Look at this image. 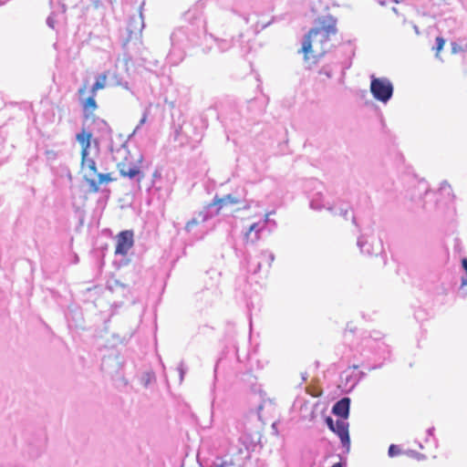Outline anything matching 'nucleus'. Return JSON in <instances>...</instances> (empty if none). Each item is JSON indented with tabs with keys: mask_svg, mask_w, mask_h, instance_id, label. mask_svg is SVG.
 <instances>
[{
	"mask_svg": "<svg viewBox=\"0 0 467 467\" xmlns=\"http://www.w3.org/2000/svg\"><path fill=\"white\" fill-rule=\"evenodd\" d=\"M410 455L414 458L417 461H423L425 460V456L419 452H410Z\"/></svg>",
	"mask_w": 467,
	"mask_h": 467,
	"instance_id": "2eb2a0df",
	"label": "nucleus"
},
{
	"mask_svg": "<svg viewBox=\"0 0 467 467\" xmlns=\"http://www.w3.org/2000/svg\"><path fill=\"white\" fill-rule=\"evenodd\" d=\"M91 137V132L86 130L85 129H82V130L76 136V139L81 147V158L83 165H85V160L88 155Z\"/></svg>",
	"mask_w": 467,
	"mask_h": 467,
	"instance_id": "0eeeda50",
	"label": "nucleus"
},
{
	"mask_svg": "<svg viewBox=\"0 0 467 467\" xmlns=\"http://www.w3.org/2000/svg\"><path fill=\"white\" fill-rule=\"evenodd\" d=\"M349 406H350V399L343 398L333 406L332 412L335 415L346 420V419H348V417L349 415Z\"/></svg>",
	"mask_w": 467,
	"mask_h": 467,
	"instance_id": "6e6552de",
	"label": "nucleus"
},
{
	"mask_svg": "<svg viewBox=\"0 0 467 467\" xmlns=\"http://www.w3.org/2000/svg\"><path fill=\"white\" fill-rule=\"evenodd\" d=\"M388 453H389V457H395V456L401 454V449L396 444H391L389 447Z\"/></svg>",
	"mask_w": 467,
	"mask_h": 467,
	"instance_id": "f8f14e48",
	"label": "nucleus"
},
{
	"mask_svg": "<svg viewBox=\"0 0 467 467\" xmlns=\"http://www.w3.org/2000/svg\"><path fill=\"white\" fill-rule=\"evenodd\" d=\"M436 44H437L436 52L438 54L443 48V47L445 45V40L442 37L438 36V37H436Z\"/></svg>",
	"mask_w": 467,
	"mask_h": 467,
	"instance_id": "ddd939ff",
	"label": "nucleus"
},
{
	"mask_svg": "<svg viewBox=\"0 0 467 467\" xmlns=\"http://www.w3.org/2000/svg\"><path fill=\"white\" fill-rule=\"evenodd\" d=\"M332 467H342V465L340 462H337V463L333 464Z\"/></svg>",
	"mask_w": 467,
	"mask_h": 467,
	"instance_id": "aec40b11",
	"label": "nucleus"
},
{
	"mask_svg": "<svg viewBox=\"0 0 467 467\" xmlns=\"http://www.w3.org/2000/svg\"><path fill=\"white\" fill-rule=\"evenodd\" d=\"M196 224H197V221H196V220H192V221H190V222H188V223H186L185 228H186V230H188V231H189V230H191V228H192L193 225H196Z\"/></svg>",
	"mask_w": 467,
	"mask_h": 467,
	"instance_id": "f3484780",
	"label": "nucleus"
},
{
	"mask_svg": "<svg viewBox=\"0 0 467 467\" xmlns=\"http://www.w3.org/2000/svg\"><path fill=\"white\" fill-rule=\"evenodd\" d=\"M333 432L338 435L342 443L345 444L349 442L348 423L344 419L336 420Z\"/></svg>",
	"mask_w": 467,
	"mask_h": 467,
	"instance_id": "9d476101",
	"label": "nucleus"
},
{
	"mask_svg": "<svg viewBox=\"0 0 467 467\" xmlns=\"http://www.w3.org/2000/svg\"><path fill=\"white\" fill-rule=\"evenodd\" d=\"M260 229L258 228V223H253L248 231L244 234V240L247 243H254L260 237Z\"/></svg>",
	"mask_w": 467,
	"mask_h": 467,
	"instance_id": "9b49d317",
	"label": "nucleus"
},
{
	"mask_svg": "<svg viewBox=\"0 0 467 467\" xmlns=\"http://www.w3.org/2000/svg\"><path fill=\"white\" fill-rule=\"evenodd\" d=\"M337 33V19L330 16L318 17L316 27L309 30L302 44L306 61L316 64L331 48V38Z\"/></svg>",
	"mask_w": 467,
	"mask_h": 467,
	"instance_id": "f257e3e1",
	"label": "nucleus"
},
{
	"mask_svg": "<svg viewBox=\"0 0 467 467\" xmlns=\"http://www.w3.org/2000/svg\"><path fill=\"white\" fill-rule=\"evenodd\" d=\"M147 118H148V115L146 113H144L142 118H141V119H140V125L144 124L146 122V120H147Z\"/></svg>",
	"mask_w": 467,
	"mask_h": 467,
	"instance_id": "6ab92c4d",
	"label": "nucleus"
},
{
	"mask_svg": "<svg viewBox=\"0 0 467 467\" xmlns=\"http://www.w3.org/2000/svg\"><path fill=\"white\" fill-rule=\"evenodd\" d=\"M462 265L463 269L466 272V277H462V285H467V258H463L462 260Z\"/></svg>",
	"mask_w": 467,
	"mask_h": 467,
	"instance_id": "4468645a",
	"label": "nucleus"
},
{
	"mask_svg": "<svg viewBox=\"0 0 467 467\" xmlns=\"http://www.w3.org/2000/svg\"><path fill=\"white\" fill-rule=\"evenodd\" d=\"M240 202H241V201L238 198L233 196L231 194H228L222 198L215 197L213 199V202L211 203V206H217L218 207L217 212L219 213L221 210H223L225 207H228L231 205H237Z\"/></svg>",
	"mask_w": 467,
	"mask_h": 467,
	"instance_id": "1a4fd4ad",
	"label": "nucleus"
},
{
	"mask_svg": "<svg viewBox=\"0 0 467 467\" xmlns=\"http://www.w3.org/2000/svg\"><path fill=\"white\" fill-rule=\"evenodd\" d=\"M85 162L87 163L88 169L85 179L91 192H98L101 184L109 183L114 180L110 173L98 172L96 162L93 160L86 159Z\"/></svg>",
	"mask_w": 467,
	"mask_h": 467,
	"instance_id": "20e7f679",
	"label": "nucleus"
},
{
	"mask_svg": "<svg viewBox=\"0 0 467 467\" xmlns=\"http://www.w3.org/2000/svg\"><path fill=\"white\" fill-rule=\"evenodd\" d=\"M326 422H327L328 428L333 431L335 425H336V421H334L330 417H327L326 419Z\"/></svg>",
	"mask_w": 467,
	"mask_h": 467,
	"instance_id": "dca6fc26",
	"label": "nucleus"
},
{
	"mask_svg": "<svg viewBox=\"0 0 467 467\" xmlns=\"http://www.w3.org/2000/svg\"><path fill=\"white\" fill-rule=\"evenodd\" d=\"M141 161V155L127 150L123 159L117 164V168L122 177L137 178L138 182H140L144 178L140 170Z\"/></svg>",
	"mask_w": 467,
	"mask_h": 467,
	"instance_id": "f03ea898",
	"label": "nucleus"
},
{
	"mask_svg": "<svg viewBox=\"0 0 467 467\" xmlns=\"http://www.w3.org/2000/svg\"><path fill=\"white\" fill-rule=\"evenodd\" d=\"M107 79V73H102L98 76L95 83L91 87V95L88 98L80 99V104L86 119L94 118L95 111L98 109V104L95 99L96 93L99 89H103L106 87Z\"/></svg>",
	"mask_w": 467,
	"mask_h": 467,
	"instance_id": "7ed1b4c3",
	"label": "nucleus"
},
{
	"mask_svg": "<svg viewBox=\"0 0 467 467\" xmlns=\"http://www.w3.org/2000/svg\"><path fill=\"white\" fill-rule=\"evenodd\" d=\"M134 245V233L132 230H125L116 236L115 254L127 255Z\"/></svg>",
	"mask_w": 467,
	"mask_h": 467,
	"instance_id": "423d86ee",
	"label": "nucleus"
},
{
	"mask_svg": "<svg viewBox=\"0 0 467 467\" xmlns=\"http://www.w3.org/2000/svg\"><path fill=\"white\" fill-rule=\"evenodd\" d=\"M370 91L377 100L387 102L392 97L393 86L388 78L372 77Z\"/></svg>",
	"mask_w": 467,
	"mask_h": 467,
	"instance_id": "39448f33",
	"label": "nucleus"
},
{
	"mask_svg": "<svg viewBox=\"0 0 467 467\" xmlns=\"http://www.w3.org/2000/svg\"><path fill=\"white\" fill-rule=\"evenodd\" d=\"M87 91V84L85 83L79 89H78V95L80 97L84 96Z\"/></svg>",
	"mask_w": 467,
	"mask_h": 467,
	"instance_id": "a211bd4d",
	"label": "nucleus"
}]
</instances>
